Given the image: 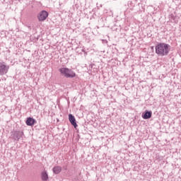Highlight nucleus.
Segmentation results:
<instances>
[{
    "mask_svg": "<svg viewBox=\"0 0 181 181\" xmlns=\"http://www.w3.org/2000/svg\"><path fill=\"white\" fill-rule=\"evenodd\" d=\"M156 53L158 56H168L170 52V45L165 42H160L155 47Z\"/></svg>",
    "mask_w": 181,
    "mask_h": 181,
    "instance_id": "f257e3e1",
    "label": "nucleus"
},
{
    "mask_svg": "<svg viewBox=\"0 0 181 181\" xmlns=\"http://www.w3.org/2000/svg\"><path fill=\"white\" fill-rule=\"evenodd\" d=\"M59 71L61 73L62 76H64L66 78H74V77H76V73L69 68H60Z\"/></svg>",
    "mask_w": 181,
    "mask_h": 181,
    "instance_id": "f03ea898",
    "label": "nucleus"
},
{
    "mask_svg": "<svg viewBox=\"0 0 181 181\" xmlns=\"http://www.w3.org/2000/svg\"><path fill=\"white\" fill-rule=\"evenodd\" d=\"M23 136V132L21 131H13L11 132V138L13 141L18 142L21 138Z\"/></svg>",
    "mask_w": 181,
    "mask_h": 181,
    "instance_id": "7ed1b4c3",
    "label": "nucleus"
},
{
    "mask_svg": "<svg viewBox=\"0 0 181 181\" xmlns=\"http://www.w3.org/2000/svg\"><path fill=\"white\" fill-rule=\"evenodd\" d=\"M9 70V65H6L5 62H0V76H5Z\"/></svg>",
    "mask_w": 181,
    "mask_h": 181,
    "instance_id": "20e7f679",
    "label": "nucleus"
},
{
    "mask_svg": "<svg viewBox=\"0 0 181 181\" xmlns=\"http://www.w3.org/2000/svg\"><path fill=\"white\" fill-rule=\"evenodd\" d=\"M49 13L47 11L42 10L37 15V19L39 22H43L44 21H46V19H47Z\"/></svg>",
    "mask_w": 181,
    "mask_h": 181,
    "instance_id": "39448f33",
    "label": "nucleus"
},
{
    "mask_svg": "<svg viewBox=\"0 0 181 181\" xmlns=\"http://www.w3.org/2000/svg\"><path fill=\"white\" fill-rule=\"evenodd\" d=\"M69 121L71 123V124L74 127V128H77V127H78V125L77 124V121L76 120V117H74V115L69 114Z\"/></svg>",
    "mask_w": 181,
    "mask_h": 181,
    "instance_id": "423d86ee",
    "label": "nucleus"
},
{
    "mask_svg": "<svg viewBox=\"0 0 181 181\" xmlns=\"http://www.w3.org/2000/svg\"><path fill=\"white\" fill-rule=\"evenodd\" d=\"M141 117L143 119H150L152 118V111L146 110L141 114Z\"/></svg>",
    "mask_w": 181,
    "mask_h": 181,
    "instance_id": "0eeeda50",
    "label": "nucleus"
},
{
    "mask_svg": "<svg viewBox=\"0 0 181 181\" xmlns=\"http://www.w3.org/2000/svg\"><path fill=\"white\" fill-rule=\"evenodd\" d=\"M25 124L28 127H33L34 124H36V119H33V117H28Z\"/></svg>",
    "mask_w": 181,
    "mask_h": 181,
    "instance_id": "6e6552de",
    "label": "nucleus"
},
{
    "mask_svg": "<svg viewBox=\"0 0 181 181\" xmlns=\"http://www.w3.org/2000/svg\"><path fill=\"white\" fill-rule=\"evenodd\" d=\"M41 179L42 181L49 180V175L47 174V171L44 170L41 173Z\"/></svg>",
    "mask_w": 181,
    "mask_h": 181,
    "instance_id": "1a4fd4ad",
    "label": "nucleus"
},
{
    "mask_svg": "<svg viewBox=\"0 0 181 181\" xmlns=\"http://www.w3.org/2000/svg\"><path fill=\"white\" fill-rule=\"evenodd\" d=\"M52 171L55 175H59V173H60V172H62V167L55 166L52 168Z\"/></svg>",
    "mask_w": 181,
    "mask_h": 181,
    "instance_id": "9d476101",
    "label": "nucleus"
},
{
    "mask_svg": "<svg viewBox=\"0 0 181 181\" xmlns=\"http://www.w3.org/2000/svg\"><path fill=\"white\" fill-rule=\"evenodd\" d=\"M176 16L171 14L170 16V21L173 23H177V20Z\"/></svg>",
    "mask_w": 181,
    "mask_h": 181,
    "instance_id": "9b49d317",
    "label": "nucleus"
},
{
    "mask_svg": "<svg viewBox=\"0 0 181 181\" xmlns=\"http://www.w3.org/2000/svg\"><path fill=\"white\" fill-rule=\"evenodd\" d=\"M27 28H28L30 30H32V27L30 25H27Z\"/></svg>",
    "mask_w": 181,
    "mask_h": 181,
    "instance_id": "f8f14e48",
    "label": "nucleus"
},
{
    "mask_svg": "<svg viewBox=\"0 0 181 181\" xmlns=\"http://www.w3.org/2000/svg\"><path fill=\"white\" fill-rule=\"evenodd\" d=\"M82 52H83V53H86V50H84V49H82Z\"/></svg>",
    "mask_w": 181,
    "mask_h": 181,
    "instance_id": "ddd939ff",
    "label": "nucleus"
}]
</instances>
